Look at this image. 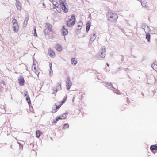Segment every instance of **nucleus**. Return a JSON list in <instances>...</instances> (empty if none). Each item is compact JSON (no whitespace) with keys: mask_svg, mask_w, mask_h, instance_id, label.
Segmentation results:
<instances>
[{"mask_svg":"<svg viewBox=\"0 0 157 157\" xmlns=\"http://www.w3.org/2000/svg\"><path fill=\"white\" fill-rule=\"evenodd\" d=\"M69 125L68 124L66 123L64 124L62 129L64 130L69 128Z\"/></svg>","mask_w":157,"mask_h":157,"instance_id":"nucleus-25","label":"nucleus"},{"mask_svg":"<svg viewBox=\"0 0 157 157\" xmlns=\"http://www.w3.org/2000/svg\"><path fill=\"white\" fill-rule=\"evenodd\" d=\"M66 0H59L60 6L62 10L65 13H67L68 12V6L65 4Z\"/></svg>","mask_w":157,"mask_h":157,"instance_id":"nucleus-2","label":"nucleus"},{"mask_svg":"<svg viewBox=\"0 0 157 157\" xmlns=\"http://www.w3.org/2000/svg\"><path fill=\"white\" fill-rule=\"evenodd\" d=\"M151 67L154 69L155 71H157V65L155 64H152L151 65Z\"/></svg>","mask_w":157,"mask_h":157,"instance_id":"nucleus-21","label":"nucleus"},{"mask_svg":"<svg viewBox=\"0 0 157 157\" xmlns=\"http://www.w3.org/2000/svg\"><path fill=\"white\" fill-rule=\"evenodd\" d=\"M28 19H29L28 18L26 17L25 20L24 21V26L25 27L27 25V22H28Z\"/></svg>","mask_w":157,"mask_h":157,"instance_id":"nucleus-27","label":"nucleus"},{"mask_svg":"<svg viewBox=\"0 0 157 157\" xmlns=\"http://www.w3.org/2000/svg\"><path fill=\"white\" fill-rule=\"evenodd\" d=\"M46 25L47 26V28L48 29L49 31L52 32V30L51 25H50L49 23H47Z\"/></svg>","mask_w":157,"mask_h":157,"instance_id":"nucleus-17","label":"nucleus"},{"mask_svg":"<svg viewBox=\"0 0 157 157\" xmlns=\"http://www.w3.org/2000/svg\"><path fill=\"white\" fill-rule=\"evenodd\" d=\"M66 85L67 87V89L69 90L70 89V87L71 86L72 83L70 81V79L69 77H67V80L66 81Z\"/></svg>","mask_w":157,"mask_h":157,"instance_id":"nucleus-5","label":"nucleus"},{"mask_svg":"<svg viewBox=\"0 0 157 157\" xmlns=\"http://www.w3.org/2000/svg\"><path fill=\"white\" fill-rule=\"evenodd\" d=\"M58 121V119H56L55 120H53V123H57Z\"/></svg>","mask_w":157,"mask_h":157,"instance_id":"nucleus-38","label":"nucleus"},{"mask_svg":"<svg viewBox=\"0 0 157 157\" xmlns=\"http://www.w3.org/2000/svg\"><path fill=\"white\" fill-rule=\"evenodd\" d=\"M58 90L56 88V89L55 90L56 92H57L58 91Z\"/></svg>","mask_w":157,"mask_h":157,"instance_id":"nucleus-45","label":"nucleus"},{"mask_svg":"<svg viewBox=\"0 0 157 157\" xmlns=\"http://www.w3.org/2000/svg\"><path fill=\"white\" fill-rule=\"evenodd\" d=\"M146 38L147 40V41L148 42H149L150 41V34L149 33H146Z\"/></svg>","mask_w":157,"mask_h":157,"instance_id":"nucleus-20","label":"nucleus"},{"mask_svg":"<svg viewBox=\"0 0 157 157\" xmlns=\"http://www.w3.org/2000/svg\"><path fill=\"white\" fill-rule=\"evenodd\" d=\"M18 80L19 82L20 85L21 86H23L25 82L23 77L22 75H20L19 77Z\"/></svg>","mask_w":157,"mask_h":157,"instance_id":"nucleus-6","label":"nucleus"},{"mask_svg":"<svg viewBox=\"0 0 157 157\" xmlns=\"http://www.w3.org/2000/svg\"><path fill=\"white\" fill-rule=\"evenodd\" d=\"M62 105H61V104H60L59 106H57L56 104V109H53L52 110V112L53 113H56L57 111V109L59 108Z\"/></svg>","mask_w":157,"mask_h":157,"instance_id":"nucleus-14","label":"nucleus"},{"mask_svg":"<svg viewBox=\"0 0 157 157\" xmlns=\"http://www.w3.org/2000/svg\"><path fill=\"white\" fill-rule=\"evenodd\" d=\"M56 119H58L59 121V120L62 119V118L61 117H59L57 118H56Z\"/></svg>","mask_w":157,"mask_h":157,"instance_id":"nucleus-40","label":"nucleus"},{"mask_svg":"<svg viewBox=\"0 0 157 157\" xmlns=\"http://www.w3.org/2000/svg\"><path fill=\"white\" fill-rule=\"evenodd\" d=\"M62 35L64 36H66L68 34V31L67 29H65L64 26H63L62 28Z\"/></svg>","mask_w":157,"mask_h":157,"instance_id":"nucleus-9","label":"nucleus"},{"mask_svg":"<svg viewBox=\"0 0 157 157\" xmlns=\"http://www.w3.org/2000/svg\"><path fill=\"white\" fill-rule=\"evenodd\" d=\"M108 20L111 22L116 21L118 18V16L115 13L109 12L106 14Z\"/></svg>","mask_w":157,"mask_h":157,"instance_id":"nucleus-1","label":"nucleus"},{"mask_svg":"<svg viewBox=\"0 0 157 157\" xmlns=\"http://www.w3.org/2000/svg\"><path fill=\"white\" fill-rule=\"evenodd\" d=\"M71 63L72 64H74V65H75L77 63V61L75 60V58H72L71 59Z\"/></svg>","mask_w":157,"mask_h":157,"instance_id":"nucleus-19","label":"nucleus"},{"mask_svg":"<svg viewBox=\"0 0 157 157\" xmlns=\"http://www.w3.org/2000/svg\"><path fill=\"white\" fill-rule=\"evenodd\" d=\"M121 57L122 58H123V57L122 56H121Z\"/></svg>","mask_w":157,"mask_h":157,"instance_id":"nucleus-52","label":"nucleus"},{"mask_svg":"<svg viewBox=\"0 0 157 157\" xmlns=\"http://www.w3.org/2000/svg\"><path fill=\"white\" fill-rule=\"evenodd\" d=\"M26 100L27 101L28 103L30 105V104L31 103V101L30 98V97L29 96H27L26 98Z\"/></svg>","mask_w":157,"mask_h":157,"instance_id":"nucleus-26","label":"nucleus"},{"mask_svg":"<svg viewBox=\"0 0 157 157\" xmlns=\"http://www.w3.org/2000/svg\"><path fill=\"white\" fill-rule=\"evenodd\" d=\"M74 98H75V97H74L73 98L72 100V101L73 102L74 101Z\"/></svg>","mask_w":157,"mask_h":157,"instance_id":"nucleus-44","label":"nucleus"},{"mask_svg":"<svg viewBox=\"0 0 157 157\" xmlns=\"http://www.w3.org/2000/svg\"><path fill=\"white\" fill-rule=\"evenodd\" d=\"M95 34L94 33L93 35H91V36L90 40L91 41H94L96 37L95 36Z\"/></svg>","mask_w":157,"mask_h":157,"instance_id":"nucleus-22","label":"nucleus"},{"mask_svg":"<svg viewBox=\"0 0 157 157\" xmlns=\"http://www.w3.org/2000/svg\"><path fill=\"white\" fill-rule=\"evenodd\" d=\"M56 10H57L58 12L59 13H60V11H61V10L60 9V8H59H59H56Z\"/></svg>","mask_w":157,"mask_h":157,"instance_id":"nucleus-41","label":"nucleus"},{"mask_svg":"<svg viewBox=\"0 0 157 157\" xmlns=\"http://www.w3.org/2000/svg\"><path fill=\"white\" fill-rule=\"evenodd\" d=\"M56 88L58 90H60V89H61V85H58L57 86Z\"/></svg>","mask_w":157,"mask_h":157,"instance_id":"nucleus-32","label":"nucleus"},{"mask_svg":"<svg viewBox=\"0 0 157 157\" xmlns=\"http://www.w3.org/2000/svg\"><path fill=\"white\" fill-rule=\"evenodd\" d=\"M13 31L15 32H17L19 29V26L18 24L13 25Z\"/></svg>","mask_w":157,"mask_h":157,"instance_id":"nucleus-11","label":"nucleus"},{"mask_svg":"<svg viewBox=\"0 0 157 157\" xmlns=\"http://www.w3.org/2000/svg\"><path fill=\"white\" fill-rule=\"evenodd\" d=\"M139 1L141 3L142 2L143 0H137Z\"/></svg>","mask_w":157,"mask_h":157,"instance_id":"nucleus-43","label":"nucleus"},{"mask_svg":"<svg viewBox=\"0 0 157 157\" xmlns=\"http://www.w3.org/2000/svg\"><path fill=\"white\" fill-rule=\"evenodd\" d=\"M16 5L17 10H21L22 7L21 4L19 0H16Z\"/></svg>","mask_w":157,"mask_h":157,"instance_id":"nucleus-8","label":"nucleus"},{"mask_svg":"<svg viewBox=\"0 0 157 157\" xmlns=\"http://www.w3.org/2000/svg\"><path fill=\"white\" fill-rule=\"evenodd\" d=\"M150 150L151 151L153 150H157V146L156 145H151L150 147Z\"/></svg>","mask_w":157,"mask_h":157,"instance_id":"nucleus-15","label":"nucleus"},{"mask_svg":"<svg viewBox=\"0 0 157 157\" xmlns=\"http://www.w3.org/2000/svg\"><path fill=\"white\" fill-rule=\"evenodd\" d=\"M90 27V24L89 22H87L86 24V31L88 32L89 30Z\"/></svg>","mask_w":157,"mask_h":157,"instance_id":"nucleus-18","label":"nucleus"},{"mask_svg":"<svg viewBox=\"0 0 157 157\" xmlns=\"http://www.w3.org/2000/svg\"><path fill=\"white\" fill-rule=\"evenodd\" d=\"M75 16L74 15H72L71 18L67 22V26L69 27H72L75 24Z\"/></svg>","mask_w":157,"mask_h":157,"instance_id":"nucleus-3","label":"nucleus"},{"mask_svg":"<svg viewBox=\"0 0 157 157\" xmlns=\"http://www.w3.org/2000/svg\"><path fill=\"white\" fill-rule=\"evenodd\" d=\"M104 83L105 84H107L109 86H110V88H109L111 89V88H113L114 89L113 90V91L114 92L117 93V89H115L113 86L112 85V84L110 82H104Z\"/></svg>","mask_w":157,"mask_h":157,"instance_id":"nucleus-7","label":"nucleus"},{"mask_svg":"<svg viewBox=\"0 0 157 157\" xmlns=\"http://www.w3.org/2000/svg\"><path fill=\"white\" fill-rule=\"evenodd\" d=\"M51 72L52 73V71L50 69V71H49V75H50L51 76Z\"/></svg>","mask_w":157,"mask_h":157,"instance_id":"nucleus-42","label":"nucleus"},{"mask_svg":"<svg viewBox=\"0 0 157 157\" xmlns=\"http://www.w3.org/2000/svg\"><path fill=\"white\" fill-rule=\"evenodd\" d=\"M40 132L39 130H36V137L39 138L40 136Z\"/></svg>","mask_w":157,"mask_h":157,"instance_id":"nucleus-23","label":"nucleus"},{"mask_svg":"<svg viewBox=\"0 0 157 157\" xmlns=\"http://www.w3.org/2000/svg\"><path fill=\"white\" fill-rule=\"evenodd\" d=\"M78 27H80V26L79 25H78Z\"/></svg>","mask_w":157,"mask_h":157,"instance_id":"nucleus-48","label":"nucleus"},{"mask_svg":"<svg viewBox=\"0 0 157 157\" xmlns=\"http://www.w3.org/2000/svg\"><path fill=\"white\" fill-rule=\"evenodd\" d=\"M2 108L3 109V110H2V111L1 112L2 113H4L5 112V109H4V108L3 106H2Z\"/></svg>","mask_w":157,"mask_h":157,"instance_id":"nucleus-39","label":"nucleus"},{"mask_svg":"<svg viewBox=\"0 0 157 157\" xmlns=\"http://www.w3.org/2000/svg\"><path fill=\"white\" fill-rule=\"evenodd\" d=\"M56 49L58 51L60 52L62 50V47L60 44H58L56 45Z\"/></svg>","mask_w":157,"mask_h":157,"instance_id":"nucleus-16","label":"nucleus"},{"mask_svg":"<svg viewBox=\"0 0 157 157\" xmlns=\"http://www.w3.org/2000/svg\"><path fill=\"white\" fill-rule=\"evenodd\" d=\"M49 66L50 69L52 71V72L53 71H52V64L51 63H49Z\"/></svg>","mask_w":157,"mask_h":157,"instance_id":"nucleus-37","label":"nucleus"},{"mask_svg":"<svg viewBox=\"0 0 157 157\" xmlns=\"http://www.w3.org/2000/svg\"><path fill=\"white\" fill-rule=\"evenodd\" d=\"M33 71L37 75H39V73H40V72H38V70H36L35 71Z\"/></svg>","mask_w":157,"mask_h":157,"instance_id":"nucleus-36","label":"nucleus"},{"mask_svg":"<svg viewBox=\"0 0 157 157\" xmlns=\"http://www.w3.org/2000/svg\"><path fill=\"white\" fill-rule=\"evenodd\" d=\"M34 35L35 36H37V34L36 32V30L35 29H34Z\"/></svg>","mask_w":157,"mask_h":157,"instance_id":"nucleus-35","label":"nucleus"},{"mask_svg":"<svg viewBox=\"0 0 157 157\" xmlns=\"http://www.w3.org/2000/svg\"><path fill=\"white\" fill-rule=\"evenodd\" d=\"M27 96L28 95H27V94H25V96Z\"/></svg>","mask_w":157,"mask_h":157,"instance_id":"nucleus-47","label":"nucleus"},{"mask_svg":"<svg viewBox=\"0 0 157 157\" xmlns=\"http://www.w3.org/2000/svg\"><path fill=\"white\" fill-rule=\"evenodd\" d=\"M102 48L101 51L99 52V55L100 57L104 58L105 56V48L104 47Z\"/></svg>","mask_w":157,"mask_h":157,"instance_id":"nucleus-4","label":"nucleus"},{"mask_svg":"<svg viewBox=\"0 0 157 157\" xmlns=\"http://www.w3.org/2000/svg\"><path fill=\"white\" fill-rule=\"evenodd\" d=\"M51 139L52 140V137H51Z\"/></svg>","mask_w":157,"mask_h":157,"instance_id":"nucleus-50","label":"nucleus"},{"mask_svg":"<svg viewBox=\"0 0 157 157\" xmlns=\"http://www.w3.org/2000/svg\"><path fill=\"white\" fill-rule=\"evenodd\" d=\"M0 83L2 84L3 85H5V82L3 80H0Z\"/></svg>","mask_w":157,"mask_h":157,"instance_id":"nucleus-33","label":"nucleus"},{"mask_svg":"<svg viewBox=\"0 0 157 157\" xmlns=\"http://www.w3.org/2000/svg\"><path fill=\"white\" fill-rule=\"evenodd\" d=\"M48 54L50 57H54L55 55V53L50 48H49L48 50Z\"/></svg>","mask_w":157,"mask_h":157,"instance_id":"nucleus-10","label":"nucleus"},{"mask_svg":"<svg viewBox=\"0 0 157 157\" xmlns=\"http://www.w3.org/2000/svg\"><path fill=\"white\" fill-rule=\"evenodd\" d=\"M141 3V5L143 7H145L146 6L147 2L145 1V0H143Z\"/></svg>","mask_w":157,"mask_h":157,"instance_id":"nucleus-24","label":"nucleus"},{"mask_svg":"<svg viewBox=\"0 0 157 157\" xmlns=\"http://www.w3.org/2000/svg\"><path fill=\"white\" fill-rule=\"evenodd\" d=\"M52 2V4L55 6V7H53V9H55V8H59V4L55 0H52V1H50Z\"/></svg>","mask_w":157,"mask_h":157,"instance_id":"nucleus-12","label":"nucleus"},{"mask_svg":"<svg viewBox=\"0 0 157 157\" xmlns=\"http://www.w3.org/2000/svg\"><path fill=\"white\" fill-rule=\"evenodd\" d=\"M142 29L146 33L149 31L150 30L149 27L147 25H145L144 27V28L142 27Z\"/></svg>","mask_w":157,"mask_h":157,"instance_id":"nucleus-13","label":"nucleus"},{"mask_svg":"<svg viewBox=\"0 0 157 157\" xmlns=\"http://www.w3.org/2000/svg\"><path fill=\"white\" fill-rule=\"evenodd\" d=\"M43 6H44V3H43Z\"/></svg>","mask_w":157,"mask_h":157,"instance_id":"nucleus-49","label":"nucleus"},{"mask_svg":"<svg viewBox=\"0 0 157 157\" xmlns=\"http://www.w3.org/2000/svg\"><path fill=\"white\" fill-rule=\"evenodd\" d=\"M44 33L45 36H46V34H48V31L47 29H44Z\"/></svg>","mask_w":157,"mask_h":157,"instance_id":"nucleus-34","label":"nucleus"},{"mask_svg":"<svg viewBox=\"0 0 157 157\" xmlns=\"http://www.w3.org/2000/svg\"><path fill=\"white\" fill-rule=\"evenodd\" d=\"M67 97H65L63 98V100L61 101V105H63V103H64L66 100Z\"/></svg>","mask_w":157,"mask_h":157,"instance_id":"nucleus-29","label":"nucleus"},{"mask_svg":"<svg viewBox=\"0 0 157 157\" xmlns=\"http://www.w3.org/2000/svg\"><path fill=\"white\" fill-rule=\"evenodd\" d=\"M34 65H35L34 63L33 64V66L32 67V69L33 71H35L36 69V67Z\"/></svg>","mask_w":157,"mask_h":157,"instance_id":"nucleus-31","label":"nucleus"},{"mask_svg":"<svg viewBox=\"0 0 157 157\" xmlns=\"http://www.w3.org/2000/svg\"><path fill=\"white\" fill-rule=\"evenodd\" d=\"M67 113H64L61 116L62 117V119H65L67 117Z\"/></svg>","mask_w":157,"mask_h":157,"instance_id":"nucleus-30","label":"nucleus"},{"mask_svg":"<svg viewBox=\"0 0 157 157\" xmlns=\"http://www.w3.org/2000/svg\"><path fill=\"white\" fill-rule=\"evenodd\" d=\"M106 65L108 67H109V64L108 63H107Z\"/></svg>","mask_w":157,"mask_h":157,"instance_id":"nucleus-46","label":"nucleus"},{"mask_svg":"<svg viewBox=\"0 0 157 157\" xmlns=\"http://www.w3.org/2000/svg\"><path fill=\"white\" fill-rule=\"evenodd\" d=\"M18 144L20 145V143H19V142H18Z\"/></svg>","mask_w":157,"mask_h":157,"instance_id":"nucleus-51","label":"nucleus"},{"mask_svg":"<svg viewBox=\"0 0 157 157\" xmlns=\"http://www.w3.org/2000/svg\"><path fill=\"white\" fill-rule=\"evenodd\" d=\"M12 23H13V25H15L18 24L17 21L15 19H14L12 20Z\"/></svg>","mask_w":157,"mask_h":157,"instance_id":"nucleus-28","label":"nucleus"}]
</instances>
